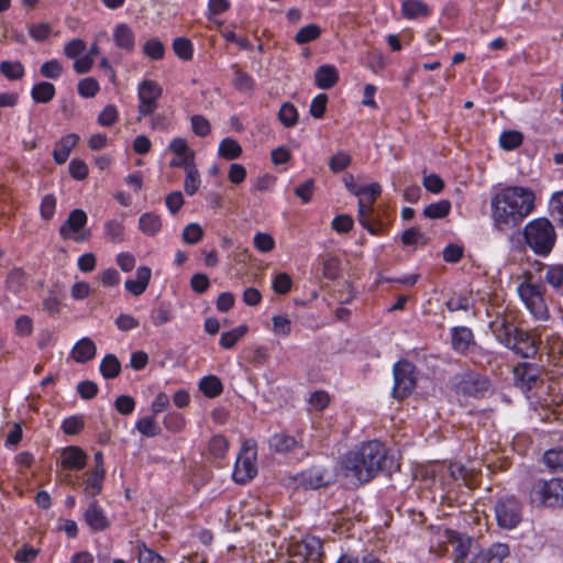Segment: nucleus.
I'll list each match as a JSON object with an SVG mask.
<instances>
[{"label":"nucleus","instance_id":"37","mask_svg":"<svg viewBox=\"0 0 563 563\" xmlns=\"http://www.w3.org/2000/svg\"><path fill=\"white\" fill-rule=\"evenodd\" d=\"M241 153L242 147L231 137L223 139L219 145V155L225 159H235Z\"/></svg>","mask_w":563,"mask_h":563},{"label":"nucleus","instance_id":"44","mask_svg":"<svg viewBox=\"0 0 563 563\" xmlns=\"http://www.w3.org/2000/svg\"><path fill=\"white\" fill-rule=\"evenodd\" d=\"M278 119L286 128L294 126L298 121V112L290 102H285L278 112Z\"/></svg>","mask_w":563,"mask_h":563},{"label":"nucleus","instance_id":"28","mask_svg":"<svg viewBox=\"0 0 563 563\" xmlns=\"http://www.w3.org/2000/svg\"><path fill=\"white\" fill-rule=\"evenodd\" d=\"M401 13L406 19H417L428 16L430 9L420 0H405L401 4Z\"/></svg>","mask_w":563,"mask_h":563},{"label":"nucleus","instance_id":"20","mask_svg":"<svg viewBox=\"0 0 563 563\" xmlns=\"http://www.w3.org/2000/svg\"><path fill=\"white\" fill-rule=\"evenodd\" d=\"M152 276L151 268L147 266H140L136 269V279H128L124 284L125 289L133 296L142 295L150 283Z\"/></svg>","mask_w":563,"mask_h":563},{"label":"nucleus","instance_id":"62","mask_svg":"<svg viewBox=\"0 0 563 563\" xmlns=\"http://www.w3.org/2000/svg\"><path fill=\"white\" fill-rule=\"evenodd\" d=\"M137 560L139 563H164V559L145 544L139 545Z\"/></svg>","mask_w":563,"mask_h":563},{"label":"nucleus","instance_id":"30","mask_svg":"<svg viewBox=\"0 0 563 563\" xmlns=\"http://www.w3.org/2000/svg\"><path fill=\"white\" fill-rule=\"evenodd\" d=\"M234 71L233 86L236 90L243 93L252 92L255 86L254 79L245 71L241 70L238 65H233Z\"/></svg>","mask_w":563,"mask_h":563},{"label":"nucleus","instance_id":"64","mask_svg":"<svg viewBox=\"0 0 563 563\" xmlns=\"http://www.w3.org/2000/svg\"><path fill=\"white\" fill-rule=\"evenodd\" d=\"M552 216L563 225V191L555 192L550 201Z\"/></svg>","mask_w":563,"mask_h":563},{"label":"nucleus","instance_id":"46","mask_svg":"<svg viewBox=\"0 0 563 563\" xmlns=\"http://www.w3.org/2000/svg\"><path fill=\"white\" fill-rule=\"evenodd\" d=\"M174 53L184 60L192 58V44L186 37H177L173 42Z\"/></svg>","mask_w":563,"mask_h":563},{"label":"nucleus","instance_id":"53","mask_svg":"<svg viewBox=\"0 0 563 563\" xmlns=\"http://www.w3.org/2000/svg\"><path fill=\"white\" fill-rule=\"evenodd\" d=\"M190 122L194 133L198 136L205 137L211 131L210 122L203 115L195 114L191 117Z\"/></svg>","mask_w":563,"mask_h":563},{"label":"nucleus","instance_id":"9","mask_svg":"<svg viewBox=\"0 0 563 563\" xmlns=\"http://www.w3.org/2000/svg\"><path fill=\"white\" fill-rule=\"evenodd\" d=\"M162 93V87L154 80L146 79L139 85V119L155 112L157 109V100L161 98Z\"/></svg>","mask_w":563,"mask_h":563},{"label":"nucleus","instance_id":"13","mask_svg":"<svg viewBox=\"0 0 563 563\" xmlns=\"http://www.w3.org/2000/svg\"><path fill=\"white\" fill-rule=\"evenodd\" d=\"M512 373L515 385L525 390H530L537 384L540 376L539 366L528 362L518 363L514 367Z\"/></svg>","mask_w":563,"mask_h":563},{"label":"nucleus","instance_id":"57","mask_svg":"<svg viewBox=\"0 0 563 563\" xmlns=\"http://www.w3.org/2000/svg\"><path fill=\"white\" fill-rule=\"evenodd\" d=\"M203 235L201 227L197 223L188 224L183 231V239L188 244H197Z\"/></svg>","mask_w":563,"mask_h":563},{"label":"nucleus","instance_id":"7","mask_svg":"<svg viewBox=\"0 0 563 563\" xmlns=\"http://www.w3.org/2000/svg\"><path fill=\"white\" fill-rule=\"evenodd\" d=\"M518 294L537 320H547L549 318V310L541 286L525 280L518 286Z\"/></svg>","mask_w":563,"mask_h":563},{"label":"nucleus","instance_id":"3","mask_svg":"<svg viewBox=\"0 0 563 563\" xmlns=\"http://www.w3.org/2000/svg\"><path fill=\"white\" fill-rule=\"evenodd\" d=\"M448 541L453 545L456 563H503L510 555L509 545L496 542L487 549L479 545L470 537L445 530Z\"/></svg>","mask_w":563,"mask_h":563},{"label":"nucleus","instance_id":"32","mask_svg":"<svg viewBox=\"0 0 563 563\" xmlns=\"http://www.w3.org/2000/svg\"><path fill=\"white\" fill-rule=\"evenodd\" d=\"M31 96L35 102L47 103L55 96V87L48 81H42L32 88Z\"/></svg>","mask_w":563,"mask_h":563},{"label":"nucleus","instance_id":"18","mask_svg":"<svg viewBox=\"0 0 563 563\" xmlns=\"http://www.w3.org/2000/svg\"><path fill=\"white\" fill-rule=\"evenodd\" d=\"M451 343L453 350L461 354H467L476 344L473 332L466 327H455L452 329Z\"/></svg>","mask_w":563,"mask_h":563},{"label":"nucleus","instance_id":"27","mask_svg":"<svg viewBox=\"0 0 563 563\" xmlns=\"http://www.w3.org/2000/svg\"><path fill=\"white\" fill-rule=\"evenodd\" d=\"M139 229L147 236L156 235L162 229L161 217L154 212H145L139 219Z\"/></svg>","mask_w":563,"mask_h":563},{"label":"nucleus","instance_id":"60","mask_svg":"<svg viewBox=\"0 0 563 563\" xmlns=\"http://www.w3.org/2000/svg\"><path fill=\"white\" fill-rule=\"evenodd\" d=\"M351 163V156L345 152H339L330 158L329 166L333 173L344 170Z\"/></svg>","mask_w":563,"mask_h":563},{"label":"nucleus","instance_id":"54","mask_svg":"<svg viewBox=\"0 0 563 563\" xmlns=\"http://www.w3.org/2000/svg\"><path fill=\"white\" fill-rule=\"evenodd\" d=\"M40 71L45 78L56 79L62 75L63 66L57 59H51L41 66Z\"/></svg>","mask_w":563,"mask_h":563},{"label":"nucleus","instance_id":"38","mask_svg":"<svg viewBox=\"0 0 563 563\" xmlns=\"http://www.w3.org/2000/svg\"><path fill=\"white\" fill-rule=\"evenodd\" d=\"M0 73L10 80H19L24 76V66L18 60H3L0 64Z\"/></svg>","mask_w":563,"mask_h":563},{"label":"nucleus","instance_id":"45","mask_svg":"<svg viewBox=\"0 0 563 563\" xmlns=\"http://www.w3.org/2000/svg\"><path fill=\"white\" fill-rule=\"evenodd\" d=\"M522 134L518 131H505L499 137V144L504 150L511 151L522 143Z\"/></svg>","mask_w":563,"mask_h":563},{"label":"nucleus","instance_id":"26","mask_svg":"<svg viewBox=\"0 0 563 563\" xmlns=\"http://www.w3.org/2000/svg\"><path fill=\"white\" fill-rule=\"evenodd\" d=\"M85 520L87 525L96 531L103 530L108 527L107 517L95 501L90 503L85 511Z\"/></svg>","mask_w":563,"mask_h":563},{"label":"nucleus","instance_id":"29","mask_svg":"<svg viewBox=\"0 0 563 563\" xmlns=\"http://www.w3.org/2000/svg\"><path fill=\"white\" fill-rule=\"evenodd\" d=\"M530 503L539 509H559L563 507V495H531Z\"/></svg>","mask_w":563,"mask_h":563},{"label":"nucleus","instance_id":"19","mask_svg":"<svg viewBox=\"0 0 563 563\" xmlns=\"http://www.w3.org/2000/svg\"><path fill=\"white\" fill-rule=\"evenodd\" d=\"M451 478L456 482L457 487L462 485L474 490L477 488L478 476L474 472L467 471L462 464L451 463L449 466Z\"/></svg>","mask_w":563,"mask_h":563},{"label":"nucleus","instance_id":"24","mask_svg":"<svg viewBox=\"0 0 563 563\" xmlns=\"http://www.w3.org/2000/svg\"><path fill=\"white\" fill-rule=\"evenodd\" d=\"M314 80L319 88L330 89L338 82L339 73L332 65H322L316 70Z\"/></svg>","mask_w":563,"mask_h":563},{"label":"nucleus","instance_id":"58","mask_svg":"<svg viewBox=\"0 0 563 563\" xmlns=\"http://www.w3.org/2000/svg\"><path fill=\"white\" fill-rule=\"evenodd\" d=\"M254 246L261 252H271L275 247V241L268 233L258 232L253 239Z\"/></svg>","mask_w":563,"mask_h":563},{"label":"nucleus","instance_id":"41","mask_svg":"<svg viewBox=\"0 0 563 563\" xmlns=\"http://www.w3.org/2000/svg\"><path fill=\"white\" fill-rule=\"evenodd\" d=\"M246 332V325H240L231 331L223 332L220 338V345L224 349H231Z\"/></svg>","mask_w":563,"mask_h":563},{"label":"nucleus","instance_id":"2","mask_svg":"<svg viewBox=\"0 0 563 563\" xmlns=\"http://www.w3.org/2000/svg\"><path fill=\"white\" fill-rule=\"evenodd\" d=\"M346 476L364 484L372 481L378 472L390 474L399 464L389 455L379 441L364 443L357 451L346 455L344 461Z\"/></svg>","mask_w":563,"mask_h":563},{"label":"nucleus","instance_id":"42","mask_svg":"<svg viewBox=\"0 0 563 563\" xmlns=\"http://www.w3.org/2000/svg\"><path fill=\"white\" fill-rule=\"evenodd\" d=\"M372 211L366 210V205L363 198L358 200V221L367 229L372 234H377L382 230V225L378 222H371L368 216Z\"/></svg>","mask_w":563,"mask_h":563},{"label":"nucleus","instance_id":"21","mask_svg":"<svg viewBox=\"0 0 563 563\" xmlns=\"http://www.w3.org/2000/svg\"><path fill=\"white\" fill-rule=\"evenodd\" d=\"M297 553L311 563H319L323 554L320 539L311 538L296 547Z\"/></svg>","mask_w":563,"mask_h":563},{"label":"nucleus","instance_id":"52","mask_svg":"<svg viewBox=\"0 0 563 563\" xmlns=\"http://www.w3.org/2000/svg\"><path fill=\"white\" fill-rule=\"evenodd\" d=\"M99 91V84L95 78H84L78 82V93L84 98H92Z\"/></svg>","mask_w":563,"mask_h":563},{"label":"nucleus","instance_id":"35","mask_svg":"<svg viewBox=\"0 0 563 563\" xmlns=\"http://www.w3.org/2000/svg\"><path fill=\"white\" fill-rule=\"evenodd\" d=\"M451 202L449 200H440L428 205L423 210V216L429 219H442L449 214Z\"/></svg>","mask_w":563,"mask_h":563},{"label":"nucleus","instance_id":"14","mask_svg":"<svg viewBox=\"0 0 563 563\" xmlns=\"http://www.w3.org/2000/svg\"><path fill=\"white\" fill-rule=\"evenodd\" d=\"M489 329L498 342L507 346L519 328L507 316L501 314L489 322Z\"/></svg>","mask_w":563,"mask_h":563},{"label":"nucleus","instance_id":"59","mask_svg":"<svg viewBox=\"0 0 563 563\" xmlns=\"http://www.w3.org/2000/svg\"><path fill=\"white\" fill-rule=\"evenodd\" d=\"M401 242L404 245H417L419 243L424 244V234L418 228L407 229L401 235Z\"/></svg>","mask_w":563,"mask_h":563},{"label":"nucleus","instance_id":"50","mask_svg":"<svg viewBox=\"0 0 563 563\" xmlns=\"http://www.w3.org/2000/svg\"><path fill=\"white\" fill-rule=\"evenodd\" d=\"M143 53L150 58L158 60L164 57L165 47L158 38H151L144 44Z\"/></svg>","mask_w":563,"mask_h":563},{"label":"nucleus","instance_id":"16","mask_svg":"<svg viewBox=\"0 0 563 563\" xmlns=\"http://www.w3.org/2000/svg\"><path fill=\"white\" fill-rule=\"evenodd\" d=\"M295 482L298 483L296 488H302L305 490L320 489L328 486L329 481L324 478V474L319 468H311L299 474Z\"/></svg>","mask_w":563,"mask_h":563},{"label":"nucleus","instance_id":"5","mask_svg":"<svg viewBox=\"0 0 563 563\" xmlns=\"http://www.w3.org/2000/svg\"><path fill=\"white\" fill-rule=\"evenodd\" d=\"M256 442L254 440H246L234 465L232 477L235 483L246 484L256 476Z\"/></svg>","mask_w":563,"mask_h":563},{"label":"nucleus","instance_id":"8","mask_svg":"<svg viewBox=\"0 0 563 563\" xmlns=\"http://www.w3.org/2000/svg\"><path fill=\"white\" fill-rule=\"evenodd\" d=\"M495 510L498 525L504 529L511 530L521 521V507L514 496L501 498Z\"/></svg>","mask_w":563,"mask_h":563},{"label":"nucleus","instance_id":"43","mask_svg":"<svg viewBox=\"0 0 563 563\" xmlns=\"http://www.w3.org/2000/svg\"><path fill=\"white\" fill-rule=\"evenodd\" d=\"M135 428L145 437H156L161 433L159 426L155 422L154 417H143L137 420Z\"/></svg>","mask_w":563,"mask_h":563},{"label":"nucleus","instance_id":"15","mask_svg":"<svg viewBox=\"0 0 563 563\" xmlns=\"http://www.w3.org/2000/svg\"><path fill=\"white\" fill-rule=\"evenodd\" d=\"M87 462V454L79 446L70 445L60 451L59 464L64 470H81Z\"/></svg>","mask_w":563,"mask_h":563},{"label":"nucleus","instance_id":"40","mask_svg":"<svg viewBox=\"0 0 563 563\" xmlns=\"http://www.w3.org/2000/svg\"><path fill=\"white\" fill-rule=\"evenodd\" d=\"M25 285V273L21 268H13L7 277L5 286L13 292L18 294Z\"/></svg>","mask_w":563,"mask_h":563},{"label":"nucleus","instance_id":"12","mask_svg":"<svg viewBox=\"0 0 563 563\" xmlns=\"http://www.w3.org/2000/svg\"><path fill=\"white\" fill-rule=\"evenodd\" d=\"M269 448L278 453H290L298 461L309 454L301 442L283 432L271 437Z\"/></svg>","mask_w":563,"mask_h":563},{"label":"nucleus","instance_id":"33","mask_svg":"<svg viewBox=\"0 0 563 563\" xmlns=\"http://www.w3.org/2000/svg\"><path fill=\"white\" fill-rule=\"evenodd\" d=\"M103 234L111 243H122L124 241V225L118 220H108L104 223Z\"/></svg>","mask_w":563,"mask_h":563},{"label":"nucleus","instance_id":"31","mask_svg":"<svg viewBox=\"0 0 563 563\" xmlns=\"http://www.w3.org/2000/svg\"><path fill=\"white\" fill-rule=\"evenodd\" d=\"M121 363L114 354H107L100 363V373L106 379H112L119 376Z\"/></svg>","mask_w":563,"mask_h":563},{"label":"nucleus","instance_id":"23","mask_svg":"<svg viewBox=\"0 0 563 563\" xmlns=\"http://www.w3.org/2000/svg\"><path fill=\"white\" fill-rule=\"evenodd\" d=\"M97 347L93 341L89 338H82L75 344L71 356L77 363H86L95 357Z\"/></svg>","mask_w":563,"mask_h":563},{"label":"nucleus","instance_id":"11","mask_svg":"<svg viewBox=\"0 0 563 563\" xmlns=\"http://www.w3.org/2000/svg\"><path fill=\"white\" fill-rule=\"evenodd\" d=\"M506 347L523 358H531L538 353L539 338L533 332L519 328Z\"/></svg>","mask_w":563,"mask_h":563},{"label":"nucleus","instance_id":"1","mask_svg":"<svg viewBox=\"0 0 563 563\" xmlns=\"http://www.w3.org/2000/svg\"><path fill=\"white\" fill-rule=\"evenodd\" d=\"M534 194L521 186L503 188L492 197V220L498 231L519 225L534 208Z\"/></svg>","mask_w":563,"mask_h":563},{"label":"nucleus","instance_id":"55","mask_svg":"<svg viewBox=\"0 0 563 563\" xmlns=\"http://www.w3.org/2000/svg\"><path fill=\"white\" fill-rule=\"evenodd\" d=\"M292 285L291 277L287 273H279L273 279V289L276 294H287Z\"/></svg>","mask_w":563,"mask_h":563},{"label":"nucleus","instance_id":"48","mask_svg":"<svg viewBox=\"0 0 563 563\" xmlns=\"http://www.w3.org/2000/svg\"><path fill=\"white\" fill-rule=\"evenodd\" d=\"M320 34L321 29L317 24H309L297 32L295 40L298 44H306L317 40Z\"/></svg>","mask_w":563,"mask_h":563},{"label":"nucleus","instance_id":"25","mask_svg":"<svg viewBox=\"0 0 563 563\" xmlns=\"http://www.w3.org/2000/svg\"><path fill=\"white\" fill-rule=\"evenodd\" d=\"M113 40L118 47L128 52L133 51L135 45L134 33L129 25L120 23L115 26L113 32Z\"/></svg>","mask_w":563,"mask_h":563},{"label":"nucleus","instance_id":"22","mask_svg":"<svg viewBox=\"0 0 563 563\" xmlns=\"http://www.w3.org/2000/svg\"><path fill=\"white\" fill-rule=\"evenodd\" d=\"M79 135L75 133L63 136L55 145L53 157L57 164H64L70 154V151L77 144Z\"/></svg>","mask_w":563,"mask_h":563},{"label":"nucleus","instance_id":"17","mask_svg":"<svg viewBox=\"0 0 563 563\" xmlns=\"http://www.w3.org/2000/svg\"><path fill=\"white\" fill-rule=\"evenodd\" d=\"M489 388V380L487 377L479 374L467 375L460 383V390L471 397H481Z\"/></svg>","mask_w":563,"mask_h":563},{"label":"nucleus","instance_id":"4","mask_svg":"<svg viewBox=\"0 0 563 563\" xmlns=\"http://www.w3.org/2000/svg\"><path fill=\"white\" fill-rule=\"evenodd\" d=\"M526 243L538 255H548L555 243L556 234L552 223L545 218L530 221L523 230Z\"/></svg>","mask_w":563,"mask_h":563},{"label":"nucleus","instance_id":"49","mask_svg":"<svg viewBox=\"0 0 563 563\" xmlns=\"http://www.w3.org/2000/svg\"><path fill=\"white\" fill-rule=\"evenodd\" d=\"M544 279L554 289H560L563 286V265L549 266Z\"/></svg>","mask_w":563,"mask_h":563},{"label":"nucleus","instance_id":"47","mask_svg":"<svg viewBox=\"0 0 563 563\" xmlns=\"http://www.w3.org/2000/svg\"><path fill=\"white\" fill-rule=\"evenodd\" d=\"M229 449V442L223 435H214L209 442V452L216 459H223Z\"/></svg>","mask_w":563,"mask_h":563},{"label":"nucleus","instance_id":"36","mask_svg":"<svg viewBox=\"0 0 563 563\" xmlns=\"http://www.w3.org/2000/svg\"><path fill=\"white\" fill-rule=\"evenodd\" d=\"M542 460L550 470L563 471V446L547 450Z\"/></svg>","mask_w":563,"mask_h":563},{"label":"nucleus","instance_id":"39","mask_svg":"<svg viewBox=\"0 0 563 563\" xmlns=\"http://www.w3.org/2000/svg\"><path fill=\"white\" fill-rule=\"evenodd\" d=\"M85 489H92L100 492L102 489V483L104 479V467H92L91 471L85 474Z\"/></svg>","mask_w":563,"mask_h":563},{"label":"nucleus","instance_id":"56","mask_svg":"<svg viewBox=\"0 0 563 563\" xmlns=\"http://www.w3.org/2000/svg\"><path fill=\"white\" fill-rule=\"evenodd\" d=\"M467 354H471L472 361L479 365L490 364L494 360V354L492 352L476 344Z\"/></svg>","mask_w":563,"mask_h":563},{"label":"nucleus","instance_id":"34","mask_svg":"<svg viewBox=\"0 0 563 563\" xmlns=\"http://www.w3.org/2000/svg\"><path fill=\"white\" fill-rule=\"evenodd\" d=\"M199 388L209 398L219 396L223 390L221 380L212 375L203 377L200 380Z\"/></svg>","mask_w":563,"mask_h":563},{"label":"nucleus","instance_id":"61","mask_svg":"<svg viewBox=\"0 0 563 563\" xmlns=\"http://www.w3.org/2000/svg\"><path fill=\"white\" fill-rule=\"evenodd\" d=\"M84 428V420L81 417L71 416L66 418L62 423L64 433L74 435L79 433Z\"/></svg>","mask_w":563,"mask_h":563},{"label":"nucleus","instance_id":"6","mask_svg":"<svg viewBox=\"0 0 563 563\" xmlns=\"http://www.w3.org/2000/svg\"><path fill=\"white\" fill-rule=\"evenodd\" d=\"M416 383V367L412 363L401 360L394 365V398L401 400L408 397L415 389Z\"/></svg>","mask_w":563,"mask_h":563},{"label":"nucleus","instance_id":"51","mask_svg":"<svg viewBox=\"0 0 563 563\" xmlns=\"http://www.w3.org/2000/svg\"><path fill=\"white\" fill-rule=\"evenodd\" d=\"M200 186V176L198 169L195 167H189L186 172V178H185V191L192 196L197 192L198 188Z\"/></svg>","mask_w":563,"mask_h":563},{"label":"nucleus","instance_id":"63","mask_svg":"<svg viewBox=\"0 0 563 563\" xmlns=\"http://www.w3.org/2000/svg\"><path fill=\"white\" fill-rule=\"evenodd\" d=\"M15 334L19 336H29L33 332V321L29 316H20L14 323Z\"/></svg>","mask_w":563,"mask_h":563},{"label":"nucleus","instance_id":"10","mask_svg":"<svg viewBox=\"0 0 563 563\" xmlns=\"http://www.w3.org/2000/svg\"><path fill=\"white\" fill-rule=\"evenodd\" d=\"M87 223V214L81 209H74L67 217L66 221L59 228V234L63 239H74L76 242L86 241L90 233L80 230Z\"/></svg>","mask_w":563,"mask_h":563}]
</instances>
